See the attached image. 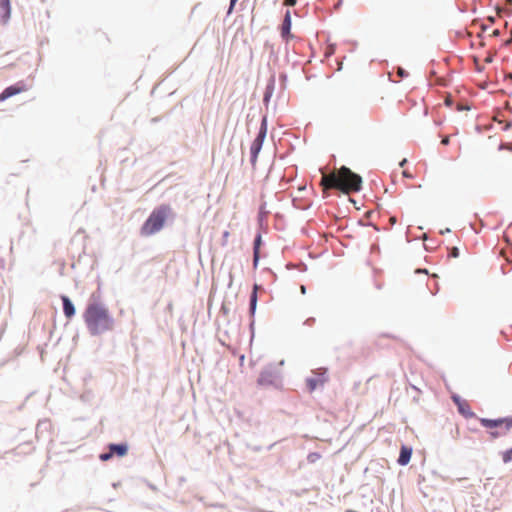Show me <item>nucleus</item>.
<instances>
[{"label":"nucleus","instance_id":"dca6fc26","mask_svg":"<svg viewBox=\"0 0 512 512\" xmlns=\"http://www.w3.org/2000/svg\"><path fill=\"white\" fill-rule=\"evenodd\" d=\"M0 7L10 13V0H0Z\"/></svg>","mask_w":512,"mask_h":512},{"label":"nucleus","instance_id":"4be33fe9","mask_svg":"<svg viewBox=\"0 0 512 512\" xmlns=\"http://www.w3.org/2000/svg\"><path fill=\"white\" fill-rule=\"evenodd\" d=\"M500 34V31L498 29H494L491 31V33L489 34L490 37H497L499 36Z\"/></svg>","mask_w":512,"mask_h":512},{"label":"nucleus","instance_id":"6e6552de","mask_svg":"<svg viewBox=\"0 0 512 512\" xmlns=\"http://www.w3.org/2000/svg\"><path fill=\"white\" fill-rule=\"evenodd\" d=\"M290 30H291V13H290V11H286L283 23L281 25V36L284 39L290 38L291 37Z\"/></svg>","mask_w":512,"mask_h":512},{"label":"nucleus","instance_id":"c756f323","mask_svg":"<svg viewBox=\"0 0 512 512\" xmlns=\"http://www.w3.org/2000/svg\"><path fill=\"white\" fill-rule=\"evenodd\" d=\"M509 127H511V123H508V124L506 125V129H508Z\"/></svg>","mask_w":512,"mask_h":512},{"label":"nucleus","instance_id":"aec40b11","mask_svg":"<svg viewBox=\"0 0 512 512\" xmlns=\"http://www.w3.org/2000/svg\"><path fill=\"white\" fill-rule=\"evenodd\" d=\"M237 1H238V0H231V1H230V6H229V9H228V14H231V13H232V11H233V9H234V6H235V4H236V2H237Z\"/></svg>","mask_w":512,"mask_h":512},{"label":"nucleus","instance_id":"2eb2a0df","mask_svg":"<svg viewBox=\"0 0 512 512\" xmlns=\"http://www.w3.org/2000/svg\"><path fill=\"white\" fill-rule=\"evenodd\" d=\"M321 458V455L317 452H313V453H310L307 457L308 461L310 463H315L316 461H318L319 459Z\"/></svg>","mask_w":512,"mask_h":512},{"label":"nucleus","instance_id":"5701e85b","mask_svg":"<svg viewBox=\"0 0 512 512\" xmlns=\"http://www.w3.org/2000/svg\"><path fill=\"white\" fill-rule=\"evenodd\" d=\"M449 142H450L449 136H445V137L442 139V141H441V143H442L443 145H448V144H449Z\"/></svg>","mask_w":512,"mask_h":512},{"label":"nucleus","instance_id":"a211bd4d","mask_svg":"<svg viewBox=\"0 0 512 512\" xmlns=\"http://www.w3.org/2000/svg\"><path fill=\"white\" fill-rule=\"evenodd\" d=\"M112 457H113V454H112V452H111L110 450H109V452H108V453H103V454H101V455H100V459H101L102 461H108V460H109V459H111Z\"/></svg>","mask_w":512,"mask_h":512},{"label":"nucleus","instance_id":"f03ea898","mask_svg":"<svg viewBox=\"0 0 512 512\" xmlns=\"http://www.w3.org/2000/svg\"><path fill=\"white\" fill-rule=\"evenodd\" d=\"M320 186L323 192L329 189H337L344 194L359 192L362 188V177L348 167L334 168L330 173L322 172Z\"/></svg>","mask_w":512,"mask_h":512},{"label":"nucleus","instance_id":"bb28decb","mask_svg":"<svg viewBox=\"0 0 512 512\" xmlns=\"http://www.w3.org/2000/svg\"><path fill=\"white\" fill-rule=\"evenodd\" d=\"M223 236H224V238H228V236H229V232H228V231H225Z\"/></svg>","mask_w":512,"mask_h":512},{"label":"nucleus","instance_id":"f8f14e48","mask_svg":"<svg viewBox=\"0 0 512 512\" xmlns=\"http://www.w3.org/2000/svg\"><path fill=\"white\" fill-rule=\"evenodd\" d=\"M272 377H273V375L271 373L264 371L260 374L258 383L261 385L272 384L273 383Z\"/></svg>","mask_w":512,"mask_h":512},{"label":"nucleus","instance_id":"ddd939ff","mask_svg":"<svg viewBox=\"0 0 512 512\" xmlns=\"http://www.w3.org/2000/svg\"><path fill=\"white\" fill-rule=\"evenodd\" d=\"M260 245H261V236L258 235L254 241V265L256 266L257 265V262L259 260V248H260Z\"/></svg>","mask_w":512,"mask_h":512},{"label":"nucleus","instance_id":"423d86ee","mask_svg":"<svg viewBox=\"0 0 512 512\" xmlns=\"http://www.w3.org/2000/svg\"><path fill=\"white\" fill-rule=\"evenodd\" d=\"M481 424L486 428L504 426L505 431L507 432L512 427V417L499 419H481Z\"/></svg>","mask_w":512,"mask_h":512},{"label":"nucleus","instance_id":"9b49d317","mask_svg":"<svg viewBox=\"0 0 512 512\" xmlns=\"http://www.w3.org/2000/svg\"><path fill=\"white\" fill-rule=\"evenodd\" d=\"M109 450L112 454H116L119 457H123L128 452V446L126 444H110Z\"/></svg>","mask_w":512,"mask_h":512},{"label":"nucleus","instance_id":"7ed1b4c3","mask_svg":"<svg viewBox=\"0 0 512 512\" xmlns=\"http://www.w3.org/2000/svg\"><path fill=\"white\" fill-rule=\"evenodd\" d=\"M170 212L168 205H161L150 214L141 228V233L144 236H150L160 231L165 223V220Z\"/></svg>","mask_w":512,"mask_h":512},{"label":"nucleus","instance_id":"a878e982","mask_svg":"<svg viewBox=\"0 0 512 512\" xmlns=\"http://www.w3.org/2000/svg\"><path fill=\"white\" fill-rule=\"evenodd\" d=\"M491 436H492L493 438H496V437H498V436H499V433H497V432H491Z\"/></svg>","mask_w":512,"mask_h":512},{"label":"nucleus","instance_id":"393cba45","mask_svg":"<svg viewBox=\"0 0 512 512\" xmlns=\"http://www.w3.org/2000/svg\"><path fill=\"white\" fill-rule=\"evenodd\" d=\"M403 176L407 178H412V175L408 171H403Z\"/></svg>","mask_w":512,"mask_h":512},{"label":"nucleus","instance_id":"b1692460","mask_svg":"<svg viewBox=\"0 0 512 512\" xmlns=\"http://www.w3.org/2000/svg\"><path fill=\"white\" fill-rule=\"evenodd\" d=\"M451 255H452L453 257H458V255H459V251H458V249H457L456 247H454V248L452 249Z\"/></svg>","mask_w":512,"mask_h":512},{"label":"nucleus","instance_id":"412c9836","mask_svg":"<svg viewBox=\"0 0 512 512\" xmlns=\"http://www.w3.org/2000/svg\"><path fill=\"white\" fill-rule=\"evenodd\" d=\"M297 0H285L284 5L287 6H294L296 4Z\"/></svg>","mask_w":512,"mask_h":512},{"label":"nucleus","instance_id":"6ab92c4d","mask_svg":"<svg viewBox=\"0 0 512 512\" xmlns=\"http://www.w3.org/2000/svg\"><path fill=\"white\" fill-rule=\"evenodd\" d=\"M452 399L456 404H458L460 412H463L460 398L458 396H453Z\"/></svg>","mask_w":512,"mask_h":512},{"label":"nucleus","instance_id":"1a4fd4ad","mask_svg":"<svg viewBox=\"0 0 512 512\" xmlns=\"http://www.w3.org/2000/svg\"><path fill=\"white\" fill-rule=\"evenodd\" d=\"M61 300L63 302V312L66 318L71 319L75 315V307L71 300L65 296H61Z\"/></svg>","mask_w":512,"mask_h":512},{"label":"nucleus","instance_id":"cd10ccee","mask_svg":"<svg viewBox=\"0 0 512 512\" xmlns=\"http://www.w3.org/2000/svg\"><path fill=\"white\" fill-rule=\"evenodd\" d=\"M405 163H406V159H403V160L401 161L400 165H401V166H403V165H405Z\"/></svg>","mask_w":512,"mask_h":512},{"label":"nucleus","instance_id":"f257e3e1","mask_svg":"<svg viewBox=\"0 0 512 512\" xmlns=\"http://www.w3.org/2000/svg\"><path fill=\"white\" fill-rule=\"evenodd\" d=\"M83 318L92 335L102 334L113 327V319L99 293L90 296Z\"/></svg>","mask_w":512,"mask_h":512},{"label":"nucleus","instance_id":"20e7f679","mask_svg":"<svg viewBox=\"0 0 512 512\" xmlns=\"http://www.w3.org/2000/svg\"><path fill=\"white\" fill-rule=\"evenodd\" d=\"M266 133H267L266 119H263L259 133H258L257 137L254 139V141L251 145V148H250L251 162L253 165L257 161V157L262 148L264 139L266 137Z\"/></svg>","mask_w":512,"mask_h":512},{"label":"nucleus","instance_id":"f3484780","mask_svg":"<svg viewBox=\"0 0 512 512\" xmlns=\"http://www.w3.org/2000/svg\"><path fill=\"white\" fill-rule=\"evenodd\" d=\"M256 301H257V294H256V290L253 291L252 295H251V309L254 310L255 309V305H256Z\"/></svg>","mask_w":512,"mask_h":512},{"label":"nucleus","instance_id":"4468645a","mask_svg":"<svg viewBox=\"0 0 512 512\" xmlns=\"http://www.w3.org/2000/svg\"><path fill=\"white\" fill-rule=\"evenodd\" d=\"M502 460L504 463L512 461V447L502 453Z\"/></svg>","mask_w":512,"mask_h":512},{"label":"nucleus","instance_id":"0eeeda50","mask_svg":"<svg viewBox=\"0 0 512 512\" xmlns=\"http://www.w3.org/2000/svg\"><path fill=\"white\" fill-rule=\"evenodd\" d=\"M27 88L24 84L18 83L16 85H12L3 90L0 94V101H5L6 99L19 94L21 92L26 91Z\"/></svg>","mask_w":512,"mask_h":512},{"label":"nucleus","instance_id":"39448f33","mask_svg":"<svg viewBox=\"0 0 512 512\" xmlns=\"http://www.w3.org/2000/svg\"><path fill=\"white\" fill-rule=\"evenodd\" d=\"M328 380L326 376V369L320 368L317 371H314V376L309 377L306 380L307 388L310 392H313L320 386H323Z\"/></svg>","mask_w":512,"mask_h":512},{"label":"nucleus","instance_id":"c85d7f7f","mask_svg":"<svg viewBox=\"0 0 512 512\" xmlns=\"http://www.w3.org/2000/svg\"><path fill=\"white\" fill-rule=\"evenodd\" d=\"M301 291H302V293H305V287L304 286H301Z\"/></svg>","mask_w":512,"mask_h":512},{"label":"nucleus","instance_id":"9d476101","mask_svg":"<svg viewBox=\"0 0 512 512\" xmlns=\"http://www.w3.org/2000/svg\"><path fill=\"white\" fill-rule=\"evenodd\" d=\"M411 455H412V448L403 445L400 450L398 464L401 466L407 465L411 459Z\"/></svg>","mask_w":512,"mask_h":512}]
</instances>
